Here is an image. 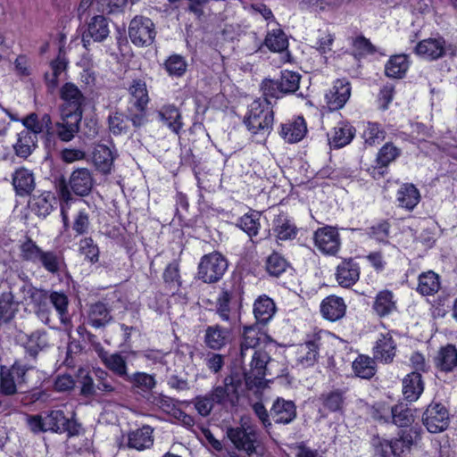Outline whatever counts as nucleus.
Listing matches in <instances>:
<instances>
[{
	"label": "nucleus",
	"instance_id": "1",
	"mask_svg": "<svg viewBox=\"0 0 457 457\" xmlns=\"http://www.w3.org/2000/svg\"><path fill=\"white\" fill-rule=\"evenodd\" d=\"M244 123L257 143L266 140L272 130L274 112L270 101L258 98L248 105Z\"/></svg>",
	"mask_w": 457,
	"mask_h": 457
},
{
	"label": "nucleus",
	"instance_id": "2",
	"mask_svg": "<svg viewBox=\"0 0 457 457\" xmlns=\"http://www.w3.org/2000/svg\"><path fill=\"white\" fill-rule=\"evenodd\" d=\"M28 424L35 433L46 431L67 432L70 436H73L79 432L77 422L65 417L61 410H53L45 415L30 416L28 418Z\"/></svg>",
	"mask_w": 457,
	"mask_h": 457
},
{
	"label": "nucleus",
	"instance_id": "3",
	"mask_svg": "<svg viewBox=\"0 0 457 457\" xmlns=\"http://www.w3.org/2000/svg\"><path fill=\"white\" fill-rule=\"evenodd\" d=\"M267 344L264 348L254 350L250 362V369L245 372V379L249 388H262L265 385V377L272 375V362L267 348L270 347Z\"/></svg>",
	"mask_w": 457,
	"mask_h": 457
},
{
	"label": "nucleus",
	"instance_id": "4",
	"mask_svg": "<svg viewBox=\"0 0 457 457\" xmlns=\"http://www.w3.org/2000/svg\"><path fill=\"white\" fill-rule=\"evenodd\" d=\"M32 370L31 366L16 361L11 368L4 366L0 370V390L5 395H12L21 389L27 383L28 372Z\"/></svg>",
	"mask_w": 457,
	"mask_h": 457
},
{
	"label": "nucleus",
	"instance_id": "5",
	"mask_svg": "<svg viewBox=\"0 0 457 457\" xmlns=\"http://www.w3.org/2000/svg\"><path fill=\"white\" fill-rule=\"evenodd\" d=\"M227 269L226 258L218 252H212L201 258L197 277L204 283H215L223 277Z\"/></svg>",
	"mask_w": 457,
	"mask_h": 457
},
{
	"label": "nucleus",
	"instance_id": "6",
	"mask_svg": "<svg viewBox=\"0 0 457 457\" xmlns=\"http://www.w3.org/2000/svg\"><path fill=\"white\" fill-rule=\"evenodd\" d=\"M300 79L299 73L285 70L277 80L264 79L262 89L264 96L278 98L281 95L295 93L299 88Z\"/></svg>",
	"mask_w": 457,
	"mask_h": 457
},
{
	"label": "nucleus",
	"instance_id": "7",
	"mask_svg": "<svg viewBox=\"0 0 457 457\" xmlns=\"http://www.w3.org/2000/svg\"><path fill=\"white\" fill-rule=\"evenodd\" d=\"M156 36L155 26L151 19L136 16L129 26V37L137 46H148L153 44Z\"/></svg>",
	"mask_w": 457,
	"mask_h": 457
},
{
	"label": "nucleus",
	"instance_id": "8",
	"mask_svg": "<svg viewBox=\"0 0 457 457\" xmlns=\"http://www.w3.org/2000/svg\"><path fill=\"white\" fill-rule=\"evenodd\" d=\"M423 425L430 433H441L450 424V413L446 406L438 402H432L422 416Z\"/></svg>",
	"mask_w": 457,
	"mask_h": 457
},
{
	"label": "nucleus",
	"instance_id": "9",
	"mask_svg": "<svg viewBox=\"0 0 457 457\" xmlns=\"http://www.w3.org/2000/svg\"><path fill=\"white\" fill-rule=\"evenodd\" d=\"M82 115L79 112H70L66 109H61L60 120L56 121L53 133L62 142H70L79 131V124Z\"/></svg>",
	"mask_w": 457,
	"mask_h": 457
},
{
	"label": "nucleus",
	"instance_id": "10",
	"mask_svg": "<svg viewBox=\"0 0 457 457\" xmlns=\"http://www.w3.org/2000/svg\"><path fill=\"white\" fill-rule=\"evenodd\" d=\"M419 437L418 429L411 428L409 430H403L398 438L391 441H384V443L381 444L382 451L385 455L391 453L394 456H400L406 450H409Z\"/></svg>",
	"mask_w": 457,
	"mask_h": 457
},
{
	"label": "nucleus",
	"instance_id": "11",
	"mask_svg": "<svg viewBox=\"0 0 457 457\" xmlns=\"http://www.w3.org/2000/svg\"><path fill=\"white\" fill-rule=\"evenodd\" d=\"M214 404L225 406L229 403L235 405L237 402V383L235 382L232 376L224 378L223 385L217 386L208 393Z\"/></svg>",
	"mask_w": 457,
	"mask_h": 457
},
{
	"label": "nucleus",
	"instance_id": "12",
	"mask_svg": "<svg viewBox=\"0 0 457 457\" xmlns=\"http://www.w3.org/2000/svg\"><path fill=\"white\" fill-rule=\"evenodd\" d=\"M351 96L350 82L345 79H337L333 87L326 93L325 99L330 111L343 108Z\"/></svg>",
	"mask_w": 457,
	"mask_h": 457
},
{
	"label": "nucleus",
	"instance_id": "13",
	"mask_svg": "<svg viewBox=\"0 0 457 457\" xmlns=\"http://www.w3.org/2000/svg\"><path fill=\"white\" fill-rule=\"evenodd\" d=\"M227 435L237 449L245 451L248 455L255 453L257 434L253 429L231 428L228 429Z\"/></svg>",
	"mask_w": 457,
	"mask_h": 457
},
{
	"label": "nucleus",
	"instance_id": "14",
	"mask_svg": "<svg viewBox=\"0 0 457 457\" xmlns=\"http://www.w3.org/2000/svg\"><path fill=\"white\" fill-rule=\"evenodd\" d=\"M445 46L446 42L444 37H429L420 41L416 45L414 52L423 59L435 61L445 56Z\"/></svg>",
	"mask_w": 457,
	"mask_h": 457
},
{
	"label": "nucleus",
	"instance_id": "15",
	"mask_svg": "<svg viewBox=\"0 0 457 457\" xmlns=\"http://www.w3.org/2000/svg\"><path fill=\"white\" fill-rule=\"evenodd\" d=\"M109 24L104 15H94L87 25V29L82 34V42L85 47L90 44L91 39L96 42L104 41L109 35Z\"/></svg>",
	"mask_w": 457,
	"mask_h": 457
},
{
	"label": "nucleus",
	"instance_id": "16",
	"mask_svg": "<svg viewBox=\"0 0 457 457\" xmlns=\"http://www.w3.org/2000/svg\"><path fill=\"white\" fill-rule=\"evenodd\" d=\"M315 245L326 254H336L339 250L338 232L331 227L319 228L314 235Z\"/></svg>",
	"mask_w": 457,
	"mask_h": 457
},
{
	"label": "nucleus",
	"instance_id": "17",
	"mask_svg": "<svg viewBox=\"0 0 457 457\" xmlns=\"http://www.w3.org/2000/svg\"><path fill=\"white\" fill-rule=\"evenodd\" d=\"M60 96L63 101L61 109L79 112L80 115L83 114L82 106L86 98L75 84L71 82L65 83L61 88Z\"/></svg>",
	"mask_w": 457,
	"mask_h": 457
},
{
	"label": "nucleus",
	"instance_id": "18",
	"mask_svg": "<svg viewBox=\"0 0 457 457\" xmlns=\"http://www.w3.org/2000/svg\"><path fill=\"white\" fill-rule=\"evenodd\" d=\"M28 292L33 302L41 303L49 299L59 314H64L67 312L69 300L64 293L54 291L48 295L46 290L38 289L31 286L29 287Z\"/></svg>",
	"mask_w": 457,
	"mask_h": 457
},
{
	"label": "nucleus",
	"instance_id": "19",
	"mask_svg": "<svg viewBox=\"0 0 457 457\" xmlns=\"http://www.w3.org/2000/svg\"><path fill=\"white\" fill-rule=\"evenodd\" d=\"M69 183L74 194L86 196L89 195L93 188L94 179L88 169L79 168L72 171Z\"/></svg>",
	"mask_w": 457,
	"mask_h": 457
},
{
	"label": "nucleus",
	"instance_id": "20",
	"mask_svg": "<svg viewBox=\"0 0 457 457\" xmlns=\"http://www.w3.org/2000/svg\"><path fill=\"white\" fill-rule=\"evenodd\" d=\"M98 356L111 372L124 380L127 378L129 376L127 360L120 353H110L101 348L98 350Z\"/></svg>",
	"mask_w": 457,
	"mask_h": 457
},
{
	"label": "nucleus",
	"instance_id": "21",
	"mask_svg": "<svg viewBox=\"0 0 457 457\" xmlns=\"http://www.w3.org/2000/svg\"><path fill=\"white\" fill-rule=\"evenodd\" d=\"M337 281L343 287L353 286L360 278L359 265L353 259H345L337 265Z\"/></svg>",
	"mask_w": 457,
	"mask_h": 457
},
{
	"label": "nucleus",
	"instance_id": "22",
	"mask_svg": "<svg viewBox=\"0 0 457 457\" xmlns=\"http://www.w3.org/2000/svg\"><path fill=\"white\" fill-rule=\"evenodd\" d=\"M354 133V128L348 122H338L328 134L330 146L334 148L345 146L353 140Z\"/></svg>",
	"mask_w": 457,
	"mask_h": 457
},
{
	"label": "nucleus",
	"instance_id": "23",
	"mask_svg": "<svg viewBox=\"0 0 457 457\" xmlns=\"http://www.w3.org/2000/svg\"><path fill=\"white\" fill-rule=\"evenodd\" d=\"M320 338L306 341L297 346L296 361L303 368L315 364L319 356Z\"/></svg>",
	"mask_w": 457,
	"mask_h": 457
},
{
	"label": "nucleus",
	"instance_id": "24",
	"mask_svg": "<svg viewBox=\"0 0 457 457\" xmlns=\"http://www.w3.org/2000/svg\"><path fill=\"white\" fill-rule=\"evenodd\" d=\"M12 180L14 190L20 196L30 195L36 186L32 171L23 167L13 172Z\"/></svg>",
	"mask_w": 457,
	"mask_h": 457
},
{
	"label": "nucleus",
	"instance_id": "25",
	"mask_svg": "<svg viewBox=\"0 0 457 457\" xmlns=\"http://www.w3.org/2000/svg\"><path fill=\"white\" fill-rule=\"evenodd\" d=\"M270 415L276 423L288 424L296 417L295 405L292 401L278 398L272 405Z\"/></svg>",
	"mask_w": 457,
	"mask_h": 457
},
{
	"label": "nucleus",
	"instance_id": "26",
	"mask_svg": "<svg viewBox=\"0 0 457 457\" xmlns=\"http://www.w3.org/2000/svg\"><path fill=\"white\" fill-rule=\"evenodd\" d=\"M374 360L389 363L395 355V343L389 334L381 335L373 347Z\"/></svg>",
	"mask_w": 457,
	"mask_h": 457
},
{
	"label": "nucleus",
	"instance_id": "27",
	"mask_svg": "<svg viewBox=\"0 0 457 457\" xmlns=\"http://www.w3.org/2000/svg\"><path fill=\"white\" fill-rule=\"evenodd\" d=\"M153 428L150 426H143L128 434V447L142 451L153 445Z\"/></svg>",
	"mask_w": 457,
	"mask_h": 457
},
{
	"label": "nucleus",
	"instance_id": "28",
	"mask_svg": "<svg viewBox=\"0 0 457 457\" xmlns=\"http://www.w3.org/2000/svg\"><path fill=\"white\" fill-rule=\"evenodd\" d=\"M55 203V197L53 193L45 191L37 195H33L29 200L31 211L38 217H46L51 213Z\"/></svg>",
	"mask_w": 457,
	"mask_h": 457
},
{
	"label": "nucleus",
	"instance_id": "29",
	"mask_svg": "<svg viewBox=\"0 0 457 457\" xmlns=\"http://www.w3.org/2000/svg\"><path fill=\"white\" fill-rule=\"evenodd\" d=\"M37 264L54 276L60 275L66 267L63 255L54 251H43Z\"/></svg>",
	"mask_w": 457,
	"mask_h": 457
},
{
	"label": "nucleus",
	"instance_id": "30",
	"mask_svg": "<svg viewBox=\"0 0 457 457\" xmlns=\"http://www.w3.org/2000/svg\"><path fill=\"white\" fill-rule=\"evenodd\" d=\"M273 231L278 240H291L296 237L297 228L287 215L279 213L273 220Z\"/></svg>",
	"mask_w": 457,
	"mask_h": 457
},
{
	"label": "nucleus",
	"instance_id": "31",
	"mask_svg": "<svg viewBox=\"0 0 457 457\" xmlns=\"http://www.w3.org/2000/svg\"><path fill=\"white\" fill-rule=\"evenodd\" d=\"M435 365L442 371L449 372L457 367V349L453 345L441 347L435 357Z\"/></svg>",
	"mask_w": 457,
	"mask_h": 457
},
{
	"label": "nucleus",
	"instance_id": "32",
	"mask_svg": "<svg viewBox=\"0 0 457 457\" xmlns=\"http://www.w3.org/2000/svg\"><path fill=\"white\" fill-rule=\"evenodd\" d=\"M158 116L160 120L174 133H179L182 129L183 122L180 112L174 104L163 105L158 111Z\"/></svg>",
	"mask_w": 457,
	"mask_h": 457
},
{
	"label": "nucleus",
	"instance_id": "33",
	"mask_svg": "<svg viewBox=\"0 0 457 457\" xmlns=\"http://www.w3.org/2000/svg\"><path fill=\"white\" fill-rule=\"evenodd\" d=\"M307 128L303 118L298 117L293 122L281 125L280 135L288 143L300 141L306 134Z\"/></svg>",
	"mask_w": 457,
	"mask_h": 457
},
{
	"label": "nucleus",
	"instance_id": "34",
	"mask_svg": "<svg viewBox=\"0 0 457 457\" xmlns=\"http://www.w3.org/2000/svg\"><path fill=\"white\" fill-rule=\"evenodd\" d=\"M424 390L421 375L419 372H412L403 381V394L410 401H416Z\"/></svg>",
	"mask_w": 457,
	"mask_h": 457
},
{
	"label": "nucleus",
	"instance_id": "35",
	"mask_svg": "<svg viewBox=\"0 0 457 457\" xmlns=\"http://www.w3.org/2000/svg\"><path fill=\"white\" fill-rule=\"evenodd\" d=\"M125 380L138 393H149L156 386L155 377L146 372L137 371L129 374Z\"/></svg>",
	"mask_w": 457,
	"mask_h": 457
},
{
	"label": "nucleus",
	"instance_id": "36",
	"mask_svg": "<svg viewBox=\"0 0 457 457\" xmlns=\"http://www.w3.org/2000/svg\"><path fill=\"white\" fill-rule=\"evenodd\" d=\"M93 161L100 172L108 174L112 170L114 156L109 147L104 145H98L93 153Z\"/></svg>",
	"mask_w": 457,
	"mask_h": 457
},
{
	"label": "nucleus",
	"instance_id": "37",
	"mask_svg": "<svg viewBox=\"0 0 457 457\" xmlns=\"http://www.w3.org/2000/svg\"><path fill=\"white\" fill-rule=\"evenodd\" d=\"M37 137L29 130H22L18 134V139L13 145L15 154L21 158H27L36 148Z\"/></svg>",
	"mask_w": 457,
	"mask_h": 457
},
{
	"label": "nucleus",
	"instance_id": "38",
	"mask_svg": "<svg viewBox=\"0 0 457 457\" xmlns=\"http://www.w3.org/2000/svg\"><path fill=\"white\" fill-rule=\"evenodd\" d=\"M129 105L135 107H146L149 102L145 82L142 79H134L129 87Z\"/></svg>",
	"mask_w": 457,
	"mask_h": 457
},
{
	"label": "nucleus",
	"instance_id": "39",
	"mask_svg": "<svg viewBox=\"0 0 457 457\" xmlns=\"http://www.w3.org/2000/svg\"><path fill=\"white\" fill-rule=\"evenodd\" d=\"M353 370L356 377L361 378H371L377 371L376 361L368 355L359 354L352 363Z\"/></svg>",
	"mask_w": 457,
	"mask_h": 457
},
{
	"label": "nucleus",
	"instance_id": "40",
	"mask_svg": "<svg viewBox=\"0 0 457 457\" xmlns=\"http://www.w3.org/2000/svg\"><path fill=\"white\" fill-rule=\"evenodd\" d=\"M409 69L406 54L393 55L385 66V73L389 78L402 79Z\"/></svg>",
	"mask_w": 457,
	"mask_h": 457
},
{
	"label": "nucleus",
	"instance_id": "41",
	"mask_svg": "<svg viewBox=\"0 0 457 457\" xmlns=\"http://www.w3.org/2000/svg\"><path fill=\"white\" fill-rule=\"evenodd\" d=\"M419 190L412 184L403 185L397 192L399 205L407 210H412L420 202Z\"/></svg>",
	"mask_w": 457,
	"mask_h": 457
},
{
	"label": "nucleus",
	"instance_id": "42",
	"mask_svg": "<svg viewBox=\"0 0 457 457\" xmlns=\"http://www.w3.org/2000/svg\"><path fill=\"white\" fill-rule=\"evenodd\" d=\"M259 324L246 326L244 328V337L241 343V357L244 359L248 350H257L260 347Z\"/></svg>",
	"mask_w": 457,
	"mask_h": 457
},
{
	"label": "nucleus",
	"instance_id": "43",
	"mask_svg": "<svg viewBox=\"0 0 457 457\" xmlns=\"http://www.w3.org/2000/svg\"><path fill=\"white\" fill-rule=\"evenodd\" d=\"M228 339V332L219 326L208 327L205 331L204 342L213 350H220L226 345Z\"/></svg>",
	"mask_w": 457,
	"mask_h": 457
},
{
	"label": "nucleus",
	"instance_id": "44",
	"mask_svg": "<svg viewBox=\"0 0 457 457\" xmlns=\"http://www.w3.org/2000/svg\"><path fill=\"white\" fill-rule=\"evenodd\" d=\"M440 288L439 276L434 271L423 272L419 277L417 290L423 295H432Z\"/></svg>",
	"mask_w": 457,
	"mask_h": 457
},
{
	"label": "nucleus",
	"instance_id": "45",
	"mask_svg": "<svg viewBox=\"0 0 457 457\" xmlns=\"http://www.w3.org/2000/svg\"><path fill=\"white\" fill-rule=\"evenodd\" d=\"M373 308L378 314H389L397 311L396 303L391 291L384 290L378 294Z\"/></svg>",
	"mask_w": 457,
	"mask_h": 457
},
{
	"label": "nucleus",
	"instance_id": "46",
	"mask_svg": "<svg viewBox=\"0 0 457 457\" xmlns=\"http://www.w3.org/2000/svg\"><path fill=\"white\" fill-rule=\"evenodd\" d=\"M261 214L258 212H252L243 215L237 223L243 231H245L249 237H254L258 234L261 224H260Z\"/></svg>",
	"mask_w": 457,
	"mask_h": 457
},
{
	"label": "nucleus",
	"instance_id": "47",
	"mask_svg": "<svg viewBox=\"0 0 457 457\" xmlns=\"http://www.w3.org/2000/svg\"><path fill=\"white\" fill-rule=\"evenodd\" d=\"M43 251L44 250L41 249L36 244V242H34L31 238L28 237L20 245V257L24 262L37 264Z\"/></svg>",
	"mask_w": 457,
	"mask_h": 457
},
{
	"label": "nucleus",
	"instance_id": "48",
	"mask_svg": "<svg viewBox=\"0 0 457 457\" xmlns=\"http://www.w3.org/2000/svg\"><path fill=\"white\" fill-rule=\"evenodd\" d=\"M163 66L170 76L180 78L187 71V62L183 56L172 54L165 61Z\"/></svg>",
	"mask_w": 457,
	"mask_h": 457
},
{
	"label": "nucleus",
	"instance_id": "49",
	"mask_svg": "<svg viewBox=\"0 0 457 457\" xmlns=\"http://www.w3.org/2000/svg\"><path fill=\"white\" fill-rule=\"evenodd\" d=\"M390 419L398 427H407L413 420L411 410L401 403L390 408Z\"/></svg>",
	"mask_w": 457,
	"mask_h": 457
},
{
	"label": "nucleus",
	"instance_id": "50",
	"mask_svg": "<svg viewBox=\"0 0 457 457\" xmlns=\"http://www.w3.org/2000/svg\"><path fill=\"white\" fill-rule=\"evenodd\" d=\"M320 401L322 403L323 409L332 412L337 411L343 407L345 402L344 393L339 390H335L322 394L320 397Z\"/></svg>",
	"mask_w": 457,
	"mask_h": 457
},
{
	"label": "nucleus",
	"instance_id": "51",
	"mask_svg": "<svg viewBox=\"0 0 457 457\" xmlns=\"http://www.w3.org/2000/svg\"><path fill=\"white\" fill-rule=\"evenodd\" d=\"M264 44L273 52H282L286 50L288 46L287 36L281 29H275L269 32Z\"/></svg>",
	"mask_w": 457,
	"mask_h": 457
},
{
	"label": "nucleus",
	"instance_id": "52",
	"mask_svg": "<svg viewBox=\"0 0 457 457\" xmlns=\"http://www.w3.org/2000/svg\"><path fill=\"white\" fill-rule=\"evenodd\" d=\"M346 305L343 298L330 295L325 298L320 304L321 314H345Z\"/></svg>",
	"mask_w": 457,
	"mask_h": 457
},
{
	"label": "nucleus",
	"instance_id": "53",
	"mask_svg": "<svg viewBox=\"0 0 457 457\" xmlns=\"http://www.w3.org/2000/svg\"><path fill=\"white\" fill-rule=\"evenodd\" d=\"M287 266V260L278 253H273L266 260V270L273 277H278L285 272Z\"/></svg>",
	"mask_w": 457,
	"mask_h": 457
},
{
	"label": "nucleus",
	"instance_id": "54",
	"mask_svg": "<svg viewBox=\"0 0 457 457\" xmlns=\"http://www.w3.org/2000/svg\"><path fill=\"white\" fill-rule=\"evenodd\" d=\"M129 120L127 115L121 112H112L108 117L110 131L114 135H121L129 130Z\"/></svg>",
	"mask_w": 457,
	"mask_h": 457
},
{
	"label": "nucleus",
	"instance_id": "55",
	"mask_svg": "<svg viewBox=\"0 0 457 457\" xmlns=\"http://www.w3.org/2000/svg\"><path fill=\"white\" fill-rule=\"evenodd\" d=\"M79 253L90 262L95 263L99 260V248L91 237H85L79 241Z\"/></svg>",
	"mask_w": 457,
	"mask_h": 457
},
{
	"label": "nucleus",
	"instance_id": "56",
	"mask_svg": "<svg viewBox=\"0 0 457 457\" xmlns=\"http://www.w3.org/2000/svg\"><path fill=\"white\" fill-rule=\"evenodd\" d=\"M362 137L365 144L374 145L381 143L385 139V132L379 128L378 123L369 122Z\"/></svg>",
	"mask_w": 457,
	"mask_h": 457
},
{
	"label": "nucleus",
	"instance_id": "57",
	"mask_svg": "<svg viewBox=\"0 0 457 457\" xmlns=\"http://www.w3.org/2000/svg\"><path fill=\"white\" fill-rule=\"evenodd\" d=\"M20 303L14 300L11 291L0 295V314H15L19 312Z\"/></svg>",
	"mask_w": 457,
	"mask_h": 457
},
{
	"label": "nucleus",
	"instance_id": "58",
	"mask_svg": "<svg viewBox=\"0 0 457 457\" xmlns=\"http://www.w3.org/2000/svg\"><path fill=\"white\" fill-rule=\"evenodd\" d=\"M58 195L61 201V214L65 226L69 224L68 209L70 202L74 198L65 184L60 185L58 188Z\"/></svg>",
	"mask_w": 457,
	"mask_h": 457
},
{
	"label": "nucleus",
	"instance_id": "59",
	"mask_svg": "<svg viewBox=\"0 0 457 457\" xmlns=\"http://www.w3.org/2000/svg\"><path fill=\"white\" fill-rule=\"evenodd\" d=\"M151 403L162 411L171 415L175 414V411L179 408L175 404V401L162 394H157L152 396Z\"/></svg>",
	"mask_w": 457,
	"mask_h": 457
},
{
	"label": "nucleus",
	"instance_id": "60",
	"mask_svg": "<svg viewBox=\"0 0 457 457\" xmlns=\"http://www.w3.org/2000/svg\"><path fill=\"white\" fill-rule=\"evenodd\" d=\"M163 279L170 289H177L180 286L181 281L177 262H173L166 267L163 272Z\"/></svg>",
	"mask_w": 457,
	"mask_h": 457
},
{
	"label": "nucleus",
	"instance_id": "61",
	"mask_svg": "<svg viewBox=\"0 0 457 457\" xmlns=\"http://www.w3.org/2000/svg\"><path fill=\"white\" fill-rule=\"evenodd\" d=\"M127 117L128 120H130L135 128H140L147 121L146 107L129 105L127 108Z\"/></svg>",
	"mask_w": 457,
	"mask_h": 457
},
{
	"label": "nucleus",
	"instance_id": "62",
	"mask_svg": "<svg viewBox=\"0 0 457 457\" xmlns=\"http://www.w3.org/2000/svg\"><path fill=\"white\" fill-rule=\"evenodd\" d=\"M276 311L274 301L267 295L260 296L253 304V314H274Z\"/></svg>",
	"mask_w": 457,
	"mask_h": 457
},
{
	"label": "nucleus",
	"instance_id": "63",
	"mask_svg": "<svg viewBox=\"0 0 457 457\" xmlns=\"http://www.w3.org/2000/svg\"><path fill=\"white\" fill-rule=\"evenodd\" d=\"M399 154V150L392 144H386L378 152L377 162L383 167L387 166Z\"/></svg>",
	"mask_w": 457,
	"mask_h": 457
},
{
	"label": "nucleus",
	"instance_id": "64",
	"mask_svg": "<svg viewBox=\"0 0 457 457\" xmlns=\"http://www.w3.org/2000/svg\"><path fill=\"white\" fill-rule=\"evenodd\" d=\"M194 405L201 416L206 417L212 412L215 404L211 396L206 394L204 395L196 396L194 399Z\"/></svg>",
	"mask_w": 457,
	"mask_h": 457
}]
</instances>
